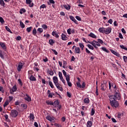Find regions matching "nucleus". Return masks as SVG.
<instances>
[{
    "mask_svg": "<svg viewBox=\"0 0 127 127\" xmlns=\"http://www.w3.org/2000/svg\"><path fill=\"white\" fill-rule=\"evenodd\" d=\"M110 104L112 108H119L120 103L117 101V100H121V94L119 91H115L114 95H111L109 96Z\"/></svg>",
    "mask_w": 127,
    "mask_h": 127,
    "instance_id": "f257e3e1",
    "label": "nucleus"
},
{
    "mask_svg": "<svg viewBox=\"0 0 127 127\" xmlns=\"http://www.w3.org/2000/svg\"><path fill=\"white\" fill-rule=\"evenodd\" d=\"M89 43L90 44H92V45H93V46H94V47L96 49H98V47L101 46V44H100V43L99 42H97L96 41H93L91 42H89Z\"/></svg>",
    "mask_w": 127,
    "mask_h": 127,
    "instance_id": "f03ea898",
    "label": "nucleus"
},
{
    "mask_svg": "<svg viewBox=\"0 0 127 127\" xmlns=\"http://www.w3.org/2000/svg\"><path fill=\"white\" fill-rule=\"evenodd\" d=\"M10 115L11 117H12V118H16L18 115V112L16 110H12L11 111V113Z\"/></svg>",
    "mask_w": 127,
    "mask_h": 127,
    "instance_id": "7ed1b4c3",
    "label": "nucleus"
},
{
    "mask_svg": "<svg viewBox=\"0 0 127 127\" xmlns=\"http://www.w3.org/2000/svg\"><path fill=\"white\" fill-rule=\"evenodd\" d=\"M101 90L102 91H105L107 89V81L106 80H103L101 85Z\"/></svg>",
    "mask_w": 127,
    "mask_h": 127,
    "instance_id": "20e7f679",
    "label": "nucleus"
},
{
    "mask_svg": "<svg viewBox=\"0 0 127 127\" xmlns=\"http://www.w3.org/2000/svg\"><path fill=\"white\" fill-rule=\"evenodd\" d=\"M111 32H112V28H104V33H105V34H110Z\"/></svg>",
    "mask_w": 127,
    "mask_h": 127,
    "instance_id": "39448f33",
    "label": "nucleus"
},
{
    "mask_svg": "<svg viewBox=\"0 0 127 127\" xmlns=\"http://www.w3.org/2000/svg\"><path fill=\"white\" fill-rule=\"evenodd\" d=\"M26 4H28L30 7H33L34 3L32 2L31 0H26Z\"/></svg>",
    "mask_w": 127,
    "mask_h": 127,
    "instance_id": "423d86ee",
    "label": "nucleus"
},
{
    "mask_svg": "<svg viewBox=\"0 0 127 127\" xmlns=\"http://www.w3.org/2000/svg\"><path fill=\"white\" fill-rule=\"evenodd\" d=\"M23 65H24V63H19L17 67V71L18 72H20L21 69H22V67H23Z\"/></svg>",
    "mask_w": 127,
    "mask_h": 127,
    "instance_id": "0eeeda50",
    "label": "nucleus"
},
{
    "mask_svg": "<svg viewBox=\"0 0 127 127\" xmlns=\"http://www.w3.org/2000/svg\"><path fill=\"white\" fill-rule=\"evenodd\" d=\"M46 119L49 122H51V123H54L55 122V118L54 117H51L50 116H48L46 117Z\"/></svg>",
    "mask_w": 127,
    "mask_h": 127,
    "instance_id": "6e6552de",
    "label": "nucleus"
},
{
    "mask_svg": "<svg viewBox=\"0 0 127 127\" xmlns=\"http://www.w3.org/2000/svg\"><path fill=\"white\" fill-rule=\"evenodd\" d=\"M53 80L55 85L59 83L58 82V77H57V76H54L53 78Z\"/></svg>",
    "mask_w": 127,
    "mask_h": 127,
    "instance_id": "1a4fd4ad",
    "label": "nucleus"
},
{
    "mask_svg": "<svg viewBox=\"0 0 127 127\" xmlns=\"http://www.w3.org/2000/svg\"><path fill=\"white\" fill-rule=\"evenodd\" d=\"M69 18H70V19H71V20H72V21H73V22H74V23H75L76 24H78V21H77L76 20V19H75L74 16L70 15V16H69Z\"/></svg>",
    "mask_w": 127,
    "mask_h": 127,
    "instance_id": "9d476101",
    "label": "nucleus"
},
{
    "mask_svg": "<svg viewBox=\"0 0 127 127\" xmlns=\"http://www.w3.org/2000/svg\"><path fill=\"white\" fill-rule=\"evenodd\" d=\"M63 73L65 77V79L70 77V74H67V73L66 72V71H65V70H63Z\"/></svg>",
    "mask_w": 127,
    "mask_h": 127,
    "instance_id": "9b49d317",
    "label": "nucleus"
},
{
    "mask_svg": "<svg viewBox=\"0 0 127 127\" xmlns=\"http://www.w3.org/2000/svg\"><path fill=\"white\" fill-rule=\"evenodd\" d=\"M66 82L67 83V85L68 86H69V87H72V83H71V82H70V77H68L67 78H65Z\"/></svg>",
    "mask_w": 127,
    "mask_h": 127,
    "instance_id": "f8f14e48",
    "label": "nucleus"
},
{
    "mask_svg": "<svg viewBox=\"0 0 127 127\" xmlns=\"http://www.w3.org/2000/svg\"><path fill=\"white\" fill-rule=\"evenodd\" d=\"M74 51L75 53H76L77 54H80V53H81L79 47H75Z\"/></svg>",
    "mask_w": 127,
    "mask_h": 127,
    "instance_id": "ddd939ff",
    "label": "nucleus"
},
{
    "mask_svg": "<svg viewBox=\"0 0 127 127\" xmlns=\"http://www.w3.org/2000/svg\"><path fill=\"white\" fill-rule=\"evenodd\" d=\"M26 97L25 98V100H26V101H27L28 102H31V98L28 96V94H26Z\"/></svg>",
    "mask_w": 127,
    "mask_h": 127,
    "instance_id": "4468645a",
    "label": "nucleus"
},
{
    "mask_svg": "<svg viewBox=\"0 0 127 127\" xmlns=\"http://www.w3.org/2000/svg\"><path fill=\"white\" fill-rule=\"evenodd\" d=\"M53 36H55L56 38H59V35L57 34V32L56 31H53L52 32Z\"/></svg>",
    "mask_w": 127,
    "mask_h": 127,
    "instance_id": "2eb2a0df",
    "label": "nucleus"
},
{
    "mask_svg": "<svg viewBox=\"0 0 127 127\" xmlns=\"http://www.w3.org/2000/svg\"><path fill=\"white\" fill-rule=\"evenodd\" d=\"M62 40L66 41L68 39V37H67V36H66V35L63 33L62 34Z\"/></svg>",
    "mask_w": 127,
    "mask_h": 127,
    "instance_id": "dca6fc26",
    "label": "nucleus"
},
{
    "mask_svg": "<svg viewBox=\"0 0 127 127\" xmlns=\"http://www.w3.org/2000/svg\"><path fill=\"white\" fill-rule=\"evenodd\" d=\"M111 51L113 54H114V55H116V56H117V57H120V54H119V53L113 50H111Z\"/></svg>",
    "mask_w": 127,
    "mask_h": 127,
    "instance_id": "f3484780",
    "label": "nucleus"
},
{
    "mask_svg": "<svg viewBox=\"0 0 127 127\" xmlns=\"http://www.w3.org/2000/svg\"><path fill=\"white\" fill-rule=\"evenodd\" d=\"M48 73L49 74V75H50V76H53V75H54V72L51 69H48Z\"/></svg>",
    "mask_w": 127,
    "mask_h": 127,
    "instance_id": "a211bd4d",
    "label": "nucleus"
},
{
    "mask_svg": "<svg viewBox=\"0 0 127 127\" xmlns=\"http://www.w3.org/2000/svg\"><path fill=\"white\" fill-rule=\"evenodd\" d=\"M53 106H54V107H56L58 106H59V101L58 100L55 101L54 102H53Z\"/></svg>",
    "mask_w": 127,
    "mask_h": 127,
    "instance_id": "6ab92c4d",
    "label": "nucleus"
},
{
    "mask_svg": "<svg viewBox=\"0 0 127 127\" xmlns=\"http://www.w3.org/2000/svg\"><path fill=\"white\" fill-rule=\"evenodd\" d=\"M93 126V122L92 121H88L87 123V127H92Z\"/></svg>",
    "mask_w": 127,
    "mask_h": 127,
    "instance_id": "aec40b11",
    "label": "nucleus"
},
{
    "mask_svg": "<svg viewBox=\"0 0 127 127\" xmlns=\"http://www.w3.org/2000/svg\"><path fill=\"white\" fill-rule=\"evenodd\" d=\"M64 8H65V9H67V10H70V8H71V6L69 5H64Z\"/></svg>",
    "mask_w": 127,
    "mask_h": 127,
    "instance_id": "412c9836",
    "label": "nucleus"
},
{
    "mask_svg": "<svg viewBox=\"0 0 127 127\" xmlns=\"http://www.w3.org/2000/svg\"><path fill=\"white\" fill-rule=\"evenodd\" d=\"M0 46L4 50H5V49H6V46H5V44H4V43H1Z\"/></svg>",
    "mask_w": 127,
    "mask_h": 127,
    "instance_id": "4be33fe9",
    "label": "nucleus"
},
{
    "mask_svg": "<svg viewBox=\"0 0 127 127\" xmlns=\"http://www.w3.org/2000/svg\"><path fill=\"white\" fill-rule=\"evenodd\" d=\"M55 86L57 87L58 89L60 90V91H62V87L60 86V83H57L55 84Z\"/></svg>",
    "mask_w": 127,
    "mask_h": 127,
    "instance_id": "5701e85b",
    "label": "nucleus"
},
{
    "mask_svg": "<svg viewBox=\"0 0 127 127\" xmlns=\"http://www.w3.org/2000/svg\"><path fill=\"white\" fill-rule=\"evenodd\" d=\"M88 36L92 37V38H97V36L93 33H90V34L88 35Z\"/></svg>",
    "mask_w": 127,
    "mask_h": 127,
    "instance_id": "b1692460",
    "label": "nucleus"
},
{
    "mask_svg": "<svg viewBox=\"0 0 127 127\" xmlns=\"http://www.w3.org/2000/svg\"><path fill=\"white\" fill-rule=\"evenodd\" d=\"M29 78L31 81H36V78L33 75H31Z\"/></svg>",
    "mask_w": 127,
    "mask_h": 127,
    "instance_id": "393cba45",
    "label": "nucleus"
},
{
    "mask_svg": "<svg viewBox=\"0 0 127 127\" xmlns=\"http://www.w3.org/2000/svg\"><path fill=\"white\" fill-rule=\"evenodd\" d=\"M99 31L101 33H105V28H100L99 29Z\"/></svg>",
    "mask_w": 127,
    "mask_h": 127,
    "instance_id": "a878e982",
    "label": "nucleus"
},
{
    "mask_svg": "<svg viewBox=\"0 0 127 127\" xmlns=\"http://www.w3.org/2000/svg\"><path fill=\"white\" fill-rule=\"evenodd\" d=\"M20 27H21V28H24V27H25V25H24L23 22H22V21H20Z\"/></svg>",
    "mask_w": 127,
    "mask_h": 127,
    "instance_id": "bb28decb",
    "label": "nucleus"
},
{
    "mask_svg": "<svg viewBox=\"0 0 127 127\" xmlns=\"http://www.w3.org/2000/svg\"><path fill=\"white\" fill-rule=\"evenodd\" d=\"M34 72L32 70H29L28 71V77H30L31 76H33V75H32L33 74Z\"/></svg>",
    "mask_w": 127,
    "mask_h": 127,
    "instance_id": "cd10ccee",
    "label": "nucleus"
},
{
    "mask_svg": "<svg viewBox=\"0 0 127 127\" xmlns=\"http://www.w3.org/2000/svg\"><path fill=\"white\" fill-rule=\"evenodd\" d=\"M84 102L85 103V104H89L90 103V100H89V98H86L84 100Z\"/></svg>",
    "mask_w": 127,
    "mask_h": 127,
    "instance_id": "c85d7f7f",
    "label": "nucleus"
},
{
    "mask_svg": "<svg viewBox=\"0 0 127 127\" xmlns=\"http://www.w3.org/2000/svg\"><path fill=\"white\" fill-rule=\"evenodd\" d=\"M49 84L52 89H54V85H53V83H52L51 81H49Z\"/></svg>",
    "mask_w": 127,
    "mask_h": 127,
    "instance_id": "c756f323",
    "label": "nucleus"
},
{
    "mask_svg": "<svg viewBox=\"0 0 127 127\" xmlns=\"http://www.w3.org/2000/svg\"><path fill=\"white\" fill-rule=\"evenodd\" d=\"M26 12V10H25V9H24V8H22L20 10V14H22V13Z\"/></svg>",
    "mask_w": 127,
    "mask_h": 127,
    "instance_id": "7c9ffc66",
    "label": "nucleus"
},
{
    "mask_svg": "<svg viewBox=\"0 0 127 127\" xmlns=\"http://www.w3.org/2000/svg\"><path fill=\"white\" fill-rule=\"evenodd\" d=\"M79 47L81 48V50H84V44H83L82 43H79Z\"/></svg>",
    "mask_w": 127,
    "mask_h": 127,
    "instance_id": "2f4dec72",
    "label": "nucleus"
},
{
    "mask_svg": "<svg viewBox=\"0 0 127 127\" xmlns=\"http://www.w3.org/2000/svg\"><path fill=\"white\" fill-rule=\"evenodd\" d=\"M49 43H50V45H53V44H54V43H55V42L53 39H50L49 40Z\"/></svg>",
    "mask_w": 127,
    "mask_h": 127,
    "instance_id": "473e14b6",
    "label": "nucleus"
},
{
    "mask_svg": "<svg viewBox=\"0 0 127 127\" xmlns=\"http://www.w3.org/2000/svg\"><path fill=\"white\" fill-rule=\"evenodd\" d=\"M32 33L33 35H36V34L37 33V31L36 30V28H34L33 30Z\"/></svg>",
    "mask_w": 127,
    "mask_h": 127,
    "instance_id": "72a5a7b5",
    "label": "nucleus"
},
{
    "mask_svg": "<svg viewBox=\"0 0 127 127\" xmlns=\"http://www.w3.org/2000/svg\"><path fill=\"white\" fill-rule=\"evenodd\" d=\"M21 107L24 110H26V109H27V105H26V104H21Z\"/></svg>",
    "mask_w": 127,
    "mask_h": 127,
    "instance_id": "f704fd0d",
    "label": "nucleus"
},
{
    "mask_svg": "<svg viewBox=\"0 0 127 127\" xmlns=\"http://www.w3.org/2000/svg\"><path fill=\"white\" fill-rule=\"evenodd\" d=\"M94 115H95V109H94V108H92L90 115L94 116Z\"/></svg>",
    "mask_w": 127,
    "mask_h": 127,
    "instance_id": "c9c22d12",
    "label": "nucleus"
},
{
    "mask_svg": "<svg viewBox=\"0 0 127 127\" xmlns=\"http://www.w3.org/2000/svg\"><path fill=\"white\" fill-rule=\"evenodd\" d=\"M120 46L121 49H124V50H126L127 51V48L125 47V46L122 45H120Z\"/></svg>",
    "mask_w": 127,
    "mask_h": 127,
    "instance_id": "e433bc0d",
    "label": "nucleus"
},
{
    "mask_svg": "<svg viewBox=\"0 0 127 127\" xmlns=\"http://www.w3.org/2000/svg\"><path fill=\"white\" fill-rule=\"evenodd\" d=\"M29 118L30 120H34V115L33 114H30Z\"/></svg>",
    "mask_w": 127,
    "mask_h": 127,
    "instance_id": "4c0bfd02",
    "label": "nucleus"
},
{
    "mask_svg": "<svg viewBox=\"0 0 127 127\" xmlns=\"http://www.w3.org/2000/svg\"><path fill=\"white\" fill-rule=\"evenodd\" d=\"M102 49L103 51H105V52H107V53H109V52H110V51L107 50V48H106L105 47H102Z\"/></svg>",
    "mask_w": 127,
    "mask_h": 127,
    "instance_id": "58836bf2",
    "label": "nucleus"
},
{
    "mask_svg": "<svg viewBox=\"0 0 127 127\" xmlns=\"http://www.w3.org/2000/svg\"><path fill=\"white\" fill-rule=\"evenodd\" d=\"M46 103L48 104V105H51L52 106H53V102L52 101H47L46 102Z\"/></svg>",
    "mask_w": 127,
    "mask_h": 127,
    "instance_id": "ea45409f",
    "label": "nucleus"
},
{
    "mask_svg": "<svg viewBox=\"0 0 127 127\" xmlns=\"http://www.w3.org/2000/svg\"><path fill=\"white\" fill-rule=\"evenodd\" d=\"M0 4L2 5V6H5V3H4V1L3 0H0Z\"/></svg>",
    "mask_w": 127,
    "mask_h": 127,
    "instance_id": "a19ab883",
    "label": "nucleus"
},
{
    "mask_svg": "<svg viewBox=\"0 0 127 127\" xmlns=\"http://www.w3.org/2000/svg\"><path fill=\"white\" fill-rule=\"evenodd\" d=\"M87 47H88V48H89V49H91V50H94V47H93V46L88 44L87 45Z\"/></svg>",
    "mask_w": 127,
    "mask_h": 127,
    "instance_id": "79ce46f5",
    "label": "nucleus"
},
{
    "mask_svg": "<svg viewBox=\"0 0 127 127\" xmlns=\"http://www.w3.org/2000/svg\"><path fill=\"white\" fill-rule=\"evenodd\" d=\"M42 27L43 28V29H47L48 28V27L46 24L42 25Z\"/></svg>",
    "mask_w": 127,
    "mask_h": 127,
    "instance_id": "37998d69",
    "label": "nucleus"
},
{
    "mask_svg": "<svg viewBox=\"0 0 127 127\" xmlns=\"http://www.w3.org/2000/svg\"><path fill=\"white\" fill-rule=\"evenodd\" d=\"M31 29H32V27H29L27 28L26 30L27 32L29 33L30 31H31Z\"/></svg>",
    "mask_w": 127,
    "mask_h": 127,
    "instance_id": "c03bdc74",
    "label": "nucleus"
},
{
    "mask_svg": "<svg viewBox=\"0 0 127 127\" xmlns=\"http://www.w3.org/2000/svg\"><path fill=\"white\" fill-rule=\"evenodd\" d=\"M37 31H38L39 32H40V33H42V32H43V29L41 28H39L37 29Z\"/></svg>",
    "mask_w": 127,
    "mask_h": 127,
    "instance_id": "a18cd8bd",
    "label": "nucleus"
},
{
    "mask_svg": "<svg viewBox=\"0 0 127 127\" xmlns=\"http://www.w3.org/2000/svg\"><path fill=\"white\" fill-rule=\"evenodd\" d=\"M5 29L7 30V31H8V32H10V33H12L11 32V30H10V29L8 28L7 26H5Z\"/></svg>",
    "mask_w": 127,
    "mask_h": 127,
    "instance_id": "49530a36",
    "label": "nucleus"
},
{
    "mask_svg": "<svg viewBox=\"0 0 127 127\" xmlns=\"http://www.w3.org/2000/svg\"><path fill=\"white\" fill-rule=\"evenodd\" d=\"M123 60L124 62H125V63L127 64V56H124L123 57Z\"/></svg>",
    "mask_w": 127,
    "mask_h": 127,
    "instance_id": "de8ad7c7",
    "label": "nucleus"
},
{
    "mask_svg": "<svg viewBox=\"0 0 127 127\" xmlns=\"http://www.w3.org/2000/svg\"><path fill=\"white\" fill-rule=\"evenodd\" d=\"M75 18H76L77 20H78L79 21H81V20H82V19H81V17H80V16H76L75 17Z\"/></svg>",
    "mask_w": 127,
    "mask_h": 127,
    "instance_id": "09e8293b",
    "label": "nucleus"
},
{
    "mask_svg": "<svg viewBox=\"0 0 127 127\" xmlns=\"http://www.w3.org/2000/svg\"><path fill=\"white\" fill-rule=\"evenodd\" d=\"M77 86L78 88H82V86L81 85V84L80 83V82H76Z\"/></svg>",
    "mask_w": 127,
    "mask_h": 127,
    "instance_id": "8fccbe9b",
    "label": "nucleus"
},
{
    "mask_svg": "<svg viewBox=\"0 0 127 127\" xmlns=\"http://www.w3.org/2000/svg\"><path fill=\"white\" fill-rule=\"evenodd\" d=\"M40 8H43V9L44 8H46V5L45 4H43L40 6Z\"/></svg>",
    "mask_w": 127,
    "mask_h": 127,
    "instance_id": "3c124183",
    "label": "nucleus"
},
{
    "mask_svg": "<svg viewBox=\"0 0 127 127\" xmlns=\"http://www.w3.org/2000/svg\"><path fill=\"white\" fill-rule=\"evenodd\" d=\"M66 95L68 98H71V97H72V94H71V93H70L69 92H67Z\"/></svg>",
    "mask_w": 127,
    "mask_h": 127,
    "instance_id": "603ef678",
    "label": "nucleus"
},
{
    "mask_svg": "<svg viewBox=\"0 0 127 127\" xmlns=\"http://www.w3.org/2000/svg\"><path fill=\"white\" fill-rule=\"evenodd\" d=\"M8 104H9V103L8 102V101H6L4 105H3V107L4 108H5V107H6V106L8 105Z\"/></svg>",
    "mask_w": 127,
    "mask_h": 127,
    "instance_id": "864d4df0",
    "label": "nucleus"
},
{
    "mask_svg": "<svg viewBox=\"0 0 127 127\" xmlns=\"http://www.w3.org/2000/svg\"><path fill=\"white\" fill-rule=\"evenodd\" d=\"M85 87H86V83L85 82H83L82 83V84L81 85V88H82V89H84Z\"/></svg>",
    "mask_w": 127,
    "mask_h": 127,
    "instance_id": "5fc2aeb1",
    "label": "nucleus"
},
{
    "mask_svg": "<svg viewBox=\"0 0 127 127\" xmlns=\"http://www.w3.org/2000/svg\"><path fill=\"white\" fill-rule=\"evenodd\" d=\"M97 41L100 43V44H103V43H104V42L103 41V40H101L100 39H98L97 40Z\"/></svg>",
    "mask_w": 127,
    "mask_h": 127,
    "instance_id": "6e6d98bb",
    "label": "nucleus"
},
{
    "mask_svg": "<svg viewBox=\"0 0 127 127\" xmlns=\"http://www.w3.org/2000/svg\"><path fill=\"white\" fill-rule=\"evenodd\" d=\"M16 91V86H13L12 88V91L15 92Z\"/></svg>",
    "mask_w": 127,
    "mask_h": 127,
    "instance_id": "4d7b16f0",
    "label": "nucleus"
},
{
    "mask_svg": "<svg viewBox=\"0 0 127 127\" xmlns=\"http://www.w3.org/2000/svg\"><path fill=\"white\" fill-rule=\"evenodd\" d=\"M52 51L54 52V53L55 54V55H58V53L56 51V50L52 49Z\"/></svg>",
    "mask_w": 127,
    "mask_h": 127,
    "instance_id": "13d9d810",
    "label": "nucleus"
},
{
    "mask_svg": "<svg viewBox=\"0 0 127 127\" xmlns=\"http://www.w3.org/2000/svg\"><path fill=\"white\" fill-rule=\"evenodd\" d=\"M59 76L60 77V78L63 77L62 76V72L60 71L59 72Z\"/></svg>",
    "mask_w": 127,
    "mask_h": 127,
    "instance_id": "bf43d9fd",
    "label": "nucleus"
},
{
    "mask_svg": "<svg viewBox=\"0 0 127 127\" xmlns=\"http://www.w3.org/2000/svg\"><path fill=\"white\" fill-rule=\"evenodd\" d=\"M108 23H110V24H112L113 23V19H110L108 21Z\"/></svg>",
    "mask_w": 127,
    "mask_h": 127,
    "instance_id": "052dcab7",
    "label": "nucleus"
},
{
    "mask_svg": "<svg viewBox=\"0 0 127 127\" xmlns=\"http://www.w3.org/2000/svg\"><path fill=\"white\" fill-rule=\"evenodd\" d=\"M0 23H4V20H3V18L2 17H0Z\"/></svg>",
    "mask_w": 127,
    "mask_h": 127,
    "instance_id": "680f3d73",
    "label": "nucleus"
},
{
    "mask_svg": "<svg viewBox=\"0 0 127 127\" xmlns=\"http://www.w3.org/2000/svg\"><path fill=\"white\" fill-rule=\"evenodd\" d=\"M67 32L68 34H71V28H69L68 29H67Z\"/></svg>",
    "mask_w": 127,
    "mask_h": 127,
    "instance_id": "e2e57ef3",
    "label": "nucleus"
},
{
    "mask_svg": "<svg viewBox=\"0 0 127 127\" xmlns=\"http://www.w3.org/2000/svg\"><path fill=\"white\" fill-rule=\"evenodd\" d=\"M57 110H60L62 107L60 105H59L57 106Z\"/></svg>",
    "mask_w": 127,
    "mask_h": 127,
    "instance_id": "0e129e2a",
    "label": "nucleus"
},
{
    "mask_svg": "<svg viewBox=\"0 0 127 127\" xmlns=\"http://www.w3.org/2000/svg\"><path fill=\"white\" fill-rule=\"evenodd\" d=\"M16 40H21V37L20 36H18V37H16Z\"/></svg>",
    "mask_w": 127,
    "mask_h": 127,
    "instance_id": "69168bd1",
    "label": "nucleus"
},
{
    "mask_svg": "<svg viewBox=\"0 0 127 127\" xmlns=\"http://www.w3.org/2000/svg\"><path fill=\"white\" fill-rule=\"evenodd\" d=\"M119 37L121 38V39H123L124 38V37H123V35L122 33H119Z\"/></svg>",
    "mask_w": 127,
    "mask_h": 127,
    "instance_id": "338daca9",
    "label": "nucleus"
},
{
    "mask_svg": "<svg viewBox=\"0 0 127 127\" xmlns=\"http://www.w3.org/2000/svg\"><path fill=\"white\" fill-rule=\"evenodd\" d=\"M111 120L113 123H117V120L115 118H111Z\"/></svg>",
    "mask_w": 127,
    "mask_h": 127,
    "instance_id": "774afa93",
    "label": "nucleus"
}]
</instances>
